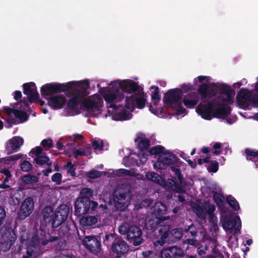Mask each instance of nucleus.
I'll use <instances>...</instances> for the list:
<instances>
[{
    "label": "nucleus",
    "mask_w": 258,
    "mask_h": 258,
    "mask_svg": "<svg viewBox=\"0 0 258 258\" xmlns=\"http://www.w3.org/2000/svg\"><path fill=\"white\" fill-rule=\"evenodd\" d=\"M170 219L169 216H160L156 217L155 222L156 224H160L158 227L159 238L154 242L155 246L159 245L162 246L168 242V238L173 236V240H177L181 237V233L177 228L173 229L170 231V226L167 224L162 225L161 223L164 221Z\"/></svg>",
    "instance_id": "nucleus-1"
},
{
    "label": "nucleus",
    "mask_w": 258,
    "mask_h": 258,
    "mask_svg": "<svg viewBox=\"0 0 258 258\" xmlns=\"http://www.w3.org/2000/svg\"><path fill=\"white\" fill-rule=\"evenodd\" d=\"M76 83V87L74 88L68 90L69 92L67 94V96H71V93L72 94V97L69 99L67 102V107L69 109H74L76 108L79 103L83 100V96L81 93H85L89 87L90 83L88 81L85 80L82 82Z\"/></svg>",
    "instance_id": "nucleus-2"
},
{
    "label": "nucleus",
    "mask_w": 258,
    "mask_h": 258,
    "mask_svg": "<svg viewBox=\"0 0 258 258\" xmlns=\"http://www.w3.org/2000/svg\"><path fill=\"white\" fill-rule=\"evenodd\" d=\"M93 190L88 187L81 189L78 198L75 202V210H95L98 204L96 201H90V198L93 196Z\"/></svg>",
    "instance_id": "nucleus-3"
},
{
    "label": "nucleus",
    "mask_w": 258,
    "mask_h": 258,
    "mask_svg": "<svg viewBox=\"0 0 258 258\" xmlns=\"http://www.w3.org/2000/svg\"><path fill=\"white\" fill-rule=\"evenodd\" d=\"M131 196L130 186L121 185L113 194L115 210H126L130 204Z\"/></svg>",
    "instance_id": "nucleus-4"
},
{
    "label": "nucleus",
    "mask_w": 258,
    "mask_h": 258,
    "mask_svg": "<svg viewBox=\"0 0 258 258\" xmlns=\"http://www.w3.org/2000/svg\"><path fill=\"white\" fill-rule=\"evenodd\" d=\"M76 87V82H69L66 84L47 83L42 86L40 89L41 95L46 99L47 96L52 97L55 94L67 91Z\"/></svg>",
    "instance_id": "nucleus-5"
},
{
    "label": "nucleus",
    "mask_w": 258,
    "mask_h": 258,
    "mask_svg": "<svg viewBox=\"0 0 258 258\" xmlns=\"http://www.w3.org/2000/svg\"><path fill=\"white\" fill-rule=\"evenodd\" d=\"M221 222L226 231L236 233L239 231L241 226V220L237 216L232 215L230 211H221Z\"/></svg>",
    "instance_id": "nucleus-6"
},
{
    "label": "nucleus",
    "mask_w": 258,
    "mask_h": 258,
    "mask_svg": "<svg viewBox=\"0 0 258 258\" xmlns=\"http://www.w3.org/2000/svg\"><path fill=\"white\" fill-rule=\"evenodd\" d=\"M16 238V235L11 228L2 227L0 229L1 249L4 251L8 250Z\"/></svg>",
    "instance_id": "nucleus-7"
},
{
    "label": "nucleus",
    "mask_w": 258,
    "mask_h": 258,
    "mask_svg": "<svg viewBox=\"0 0 258 258\" xmlns=\"http://www.w3.org/2000/svg\"><path fill=\"white\" fill-rule=\"evenodd\" d=\"M178 160L176 155L165 151L162 155L159 156L157 162L154 164V167L159 169H164L169 165L177 163Z\"/></svg>",
    "instance_id": "nucleus-8"
},
{
    "label": "nucleus",
    "mask_w": 258,
    "mask_h": 258,
    "mask_svg": "<svg viewBox=\"0 0 258 258\" xmlns=\"http://www.w3.org/2000/svg\"><path fill=\"white\" fill-rule=\"evenodd\" d=\"M182 91L179 88L169 90L163 98L164 103L167 106L174 107L178 103L181 102Z\"/></svg>",
    "instance_id": "nucleus-9"
},
{
    "label": "nucleus",
    "mask_w": 258,
    "mask_h": 258,
    "mask_svg": "<svg viewBox=\"0 0 258 258\" xmlns=\"http://www.w3.org/2000/svg\"><path fill=\"white\" fill-rule=\"evenodd\" d=\"M23 87L24 94L28 96V101L30 103L37 102L39 98V94L37 90L35 83L32 82L26 83L23 84Z\"/></svg>",
    "instance_id": "nucleus-10"
},
{
    "label": "nucleus",
    "mask_w": 258,
    "mask_h": 258,
    "mask_svg": "<svg viewBox=\"0 0 258 258\" xmlns=\"http://www.w3.org/2000/svg\"><path fill=\"white\" fill-rule=\"evenodd\" d=\"M40 243L37 236H34L27 247L26 254L23 256V258H35L42 253L39 249Z\"/></svg>",
    "instance_id": "nucleus-11"
},
{
    "label": "nucleus",
    "mask_w": 258,
    "mask_h": 258,
    "mask_svg": "<svg viewBox=\"0 0 258 258\" xmlns=\"http://www.w3.org/2000/svg\"><path fill=\"white\" fill-rule=\"evenodd\" d=\"M83 244L89 250L96 254L101 250L100 243L94 236H85L83 240Z\"/></svg>",
    "instance_id": "nucleus-12"
},
{
    "label": "nucleus",
    "mask_w": 258,
    "mask_h": 258,
    "mask_svg": "<svg viewBox=\"0 0 258 258\" xmlns=\"http://www.w3.org/2000/svg\"><path fill=\"white\" fill-rule=\"evenodd\" d=\"M114 86L117 87L118 90L120 89L122 92L128 93H134L139 88L137 83L130 80H124L118 83H115Z\"/></svg>",
    "instance_id": "nucleus-13"
},
{
    "label": "nucleus",
    "mask_w": 258,
    "mask_h": 258,
    "mask_svg": "<svg viewBox=\"0 0 258 258\" xmlns=\"http://www.w3.org/2000/svg\"><path fill=\"white\" fill-rule=\"evenodd\" d=\"M24 140L20 137H14L9 140L5 144V151L8 155L16 152L23 145Z\"/></svg>",
    "instance_id": "nucleus-14"
},
{
    "label": "nucleus",
    "mask_w": 258,
    "mask_h": 258,
    "mask_svg": "<svg viewBox=\"0 0 258 258\" xmlns=\"http://www.w3.org/2000/svg\"><path fill=\"white\" fill-rule=\"evenodd\" d=\"M214 107L215 105L213 102L210 101L206 104H199L197 107L196 110L203 118L210 120L212 118V116H213Z\"/></svg>",
    "instance_id": "nucleus-15"
},
{
    "label": "nucleus",
    "mask_w": 258,
    "mask_h": 258,
    "mask_svg": "<svg viewBox=\"0 0 258 258\" xmlns=\"http://www.w3.org/2000/svg\"><path fill=\"white\" fill-rule=\"evenodd\" d=\"M214 85L220 94H225L226 96V98L223 99V101L232 104L235 92L231 87L226 84H215Z\"/></svg>",
    "instance_id": "nucleus-16"
},
{
    "label": "nucleus",
    "mask_w": 258,
    "mask_h": 258,
    "mask_svg": "<svg viewBox=\"0 0 258 258\" xmlns=\"http://www.w3.org/2000/svg\"><path fill=\"white\" fill-rule=\"evenodd\" d=\"M251 93L248 89L242 88L237 94V102L241 108L245 109L249 107L248 101Z\"/></svg>",
    "instance_id": "nucleus-17"
},
{
    "label": "nucleus",
    "mask_w": 258,
    "mask_h": 258,
    "mask_svg": "<svg viewBox=\"0 0 258 258\" xmlns=\"http://www.w3.org/2000/svg\"><path fill=\"white\" fill-rule=\"evenodd\" d=\"M142 231L141 229L136 226H131L128 234L127 238L128 240H133V244L134 245H139L143 242V239L142 238Z\"/></svg>",
    "instance_id": "nucleus-18"
},
{
    "label": "nucleus",
    "mask_w": 258,
    "mask_h": 258,
    "mask_svg": "<svg viewBox=\"0 0 258 258\" xmlns=\"http://www.w3.org/2000/svg\"><path fill=\"white\" fill-rule=\"evenodd\" d=\"M48 100V105L53 109L62 108L66 103L67 99L64 95L60 94L49 98H46Z\"/></svg>",
    "instance_id": "nucleus-19"
},
{
    "label": "nucleus",
    "mask_w": 258,
    "mask_h": 258,
    "mask_svg": "<svg viewBox=\"0 0 258 258\" xmlns=\"http://www.w3.org/2000/svg\"><path fill=\"white\" fill-rule=\"evenodd\" d=\"M112 250L117 254H123L128 250L126 243L121 238H116L111 246Z\"/></svg>",
    "instance_id": "nucleus-20"
},
{
    "label": "nucleus",
    "mask_w": 258,
    "mask_h": 258,
    "mask_svg": "<svg viewBox=\"0 0 258 258\" xmlns=\"http://www.w3.org/2000/svg\"><path fill=\"white\" fill-rule=\"evenodd\" d=\"M115 93H108L104 96L105 101L110 103V107L116 108V105L113 103V102H120L122 100L124 97L122 93H119L117 89H116Z\"/></svg>",
    "instance_id": "nucleus-21"
},
{
    "label": "nucleus",
    "mask_w": 258,
    "mask_h": 258,
    "mask_svg": "<svg viewBox=\"0 0 258 258\" xmlns=\"http://www.w3.org/2000/svg\"><path fill=\"white\" fill-rule=\"evenodd\" d=\"M199 101L198 94L196 92H190L184 97L182 103L187 108H193Z\"/></svg>",
    "instance_id": "nucleus-22"
},
{
    "label": "nucleus",
    "mask_w": 258,
    "mask_h": 258,
    "mask_svg": "<svg viewBox=\"0 0 258 258\" xmlns=\"http://www.w3.org/2000/svg\"><path fill=\"white\" fill-rule=\"evenodd\" d=\"M231 111V108L229 106L224 105L213 109V116L218 118H224L229 116Z\"/></svg>",
    "instance_id": "nucleus-23"
},
{
    "label": "nucleus",
    "mask_w": 258,
    "mask_h": 258,
    "mask_svg": "<svg viewBox=\"0 0 258 258\" xmlns=\"http://www.w3.org/2000/svg\"><path fill=\"white\" fill-rule=\"evenodd\" d=\"M197 203L191 202L193 210H216L214 205L211 204L209 201L197 200Z\"/></svg>",
    "instance_id": "nucleus-24"
},
{
    "label": "nucleus",
    "mask_w": 258,
    "mask_h": 258,
    "mask_svg": "<svg viewBox=\"0 0 258 258\" xmlns=\"http://www.w3.org/2000/svg\"><path fill=\"white\" fill-rule=\"evenodd\" d=\"M54 214L53 224L58 226L67 219L69 211H55Z\"/></svg>",
    "instance_id": "nucleus-25"
},
{
    "label": "nucleus",
    "mask_w": 258,
    "mask_h": 258,
    "mask_svg": "<svg viewBox=\"0 0 258 258\" xmlns=\"http://www.w3.org/2000/svg\"><path fill=\"white\" fill-rule=\"evenodd\" d=\"M97 222V218L94 216H86L82 217L80 223L84 226H91Z\"/></svg>",
    "instance_id": "nucleus-26"
},
{
    "label": "nucleus",
    "mask_w": 258,
    "mask_h": 258,
    "mask_svg": "<svg viewBox=\"0 0 258 258\" xmlns=\"http://www.w3.org/2000/svg\"><path fill=\"white\" fill-rule=\"evenodd\" d=\"M22 180L26 184H32L38 182L39 178L36 175L27 174L22 176Z\"/></svg>",
    "instance_id": "nucleus-27"
},
{
    "label": "nucleus",
    "mask_w": 258,
    "mask_h": 258,
    "mask_svg": "<svg viewBox=\"0 0 258 258\" xmlns=\"http://www.w3.org/2000/svg\"><path fill=\"white\" fill-rule=\"evenodd\" d=\"M213 199L219 210H224L225 200L224 196L218 193H215L213 196Z\"/></svg>",
    "instance_id": "nucleus-28"
},
{
    "label": "nucleus",
    "mask_w": 258,
    "mask_h": 258,
    "mask_svg": "<svg viewBox=\"0 0 258 258\" xmlns=\"http://www.w3.org/2000/svg\"><path fill=\"white\" fill-rule=\"evenodd\" d=\"M130 113L124 108H122L119 112H117L114 114L113 117L115 120H125L129 119Z\"/></svg>",
    "instance_id": "nucleus-29"
},
{
    "label": "nucleus",
    "mask_w": 258,
    "mask_h": 258,
    "mask_svg": "<svg viewBox=\"0 0 258 258\" xmlns=\"http://www.w3.org/2000/svg\"><path fill=\"white\" fill-rule=\"evenodd\" d=\"M198 94L201 96L203 100L206 99L209 95V87L206 84H203L200 85L198 90Z\"/></svg>",
    "instance_id": "nucleus-30"
},
{
    "label": "nucleus",
    "mask_w": 258,
    "mask_h": 258,
    "mask_svg": "<svg viewBox=\"0 0 258 258\" xmlns=\"http://www.w3.org/2000/svg\"><path fill=\"white\" fill-rule=\"evenodd\" d=\"M154 89V92L151 95V98L153 101V104L157 105L161 99V96L159 94V89L158 86H153L150 88V90Z\"/></svg>",
    "instance_id": "nucleus-31"
},
{
    "label": "nucleus",
    "mask_w": 258,
    "mask_h": 258,
    "mask_svg": "<svg viewBox=\"0 0 258 258\" xmlns=\"http://www.w3.org/2000/svg\"><path fill=\"white\" fill-rule=\"evenodd\" d=\"M34 205L33 199L31 197L25 199L23 202L20 210H31Z\"/></svg>",
    "instance_id": "nucleus-32"
},
{
    "label": "nucleus",
    "mask_w": 258,
    "mask_h": 258,
    "mask_svg": "<svg viewBox=\"0 0 258 258\" xmlns=\"http://www.w3.org/2000/svg\"><path fill=\"white\" fill-rule=\"evenodd\" d=\"M14 115L20 120L21 123L27 121L29 117L26 112L16 109H14Z\"/></svg>",
    "instance_id": "nucleus-33"
},
{
    "label": "nucleus",
    "mask_w": 258,
    "mask_h": 258,
    "mask_svg": "<svg viewBox=\"0 0 258 258\" xmlns=\"http://www.w3.org/2000/svg\"><path fill=\"white\" fill-rule=\"evenodd\" d=\"M34 160L37 164L41 166L45 164L48 166H51L52 164L51 162L49 163L50 159L47 156L42 155L36 156Z\"/></svg>",
    "instance_id": "nucleus-34"
},
{
    "label": "nucleus",
    "mask_w": 258,
    "mask_h": 258,
    "mask_svg": "<svg viewBox=\"0 0 258 258\" xmlns=\"http://www.w3.org/2000/svg\"><path fill=\"white\" fill-rule=\"evenodd\" d=\"M226 202L232 210H240L239 205L237 201L232 196L229 195L226 197Z\"/></svg>",
    "instance_id": "nucleus-35"
},
{
    "label": "nucleus",
    "mask_w": 258,
    "mask_h": 258,
    "mask_svg": "<svg viewBox=\"0 0 258 258\" xmlns=\"http://www.w3.org/2000/svg\"><path fill=\"white\" fill-rule=\"evenodd\" d=\"M135 99L137 108L142 109L145 107L146 99L144 96H141L138 94H135Z\"/></svg>",
    "instance_id": "nucleus-36"
},
{
    "label": "nucleus",
    "mask_w": 258,
    "mask_h": 258,
    "mask_svg": "<svg viewBox=\"0 0 258 258\" xmlns=\"http://www.w3.org/2000/svg\"><path fill=\"white\" fill-rule=\"evenodd\" d=\"M245 153L247 160H251L254 162L258 161V159L255 160V158L258 157V150L254 151L249 149H246L245 150Z\"/></svg>",
    "instance_id": "nucleus-37"
},
{
    "label": "nucleus",
    "mask_w": 258,
    "mask_h": 258,
    "mask_svg": "<svg viewBox=\"0 0 258 258\" xmlns=\"http://www.w3.org/2000/svg\"><path fill=\"white\" fill-rule=\"evenodd\" d=\"M135 94L132 95L130 97H126L125 99V107L130 110L131 111H133L135 108Z\"/></svg>",
    "instance_id": "nucleus-38"
},
{
    "label": "nucleus",
    "mask_w": 258,
    "mask_h": 258,
    "mask_svg": "<svg viewBox=\"0 0 258 258\" xmlns=\"http://www.w3.org/2000/svg\"><path fill=\"white\" fill-rule=\"evenodd\" d=\"M165 150L163 146L160 145H157L153 147L149 151L150 155H157L158 156L160 155H162Z\"/></svg>",
    "instance_id": "nucleus-39"
},
{
    "label": "nucleus",
    "mask_w": 258,
    "mask_h": 258,
    "mask_svg": "<svg viewBox=\"0 0 258 258\" xmlns=\"http://www.w3.org/2000/svg\"><path fill=\"white\" fill-rule=\"evenodd\" d=\"M150 146V142L148 139H142L138 143V147L140 150L143 152Z\"/></svg>",
    "instance_id": "nucleus-40"
},
{
    "label": "nucleus",
    "mask_w": 258,
    "mask_h": 258,
    "mask_svg": "<svg viewBox=\"0 0 258 258\" xmlns=\"http://www.w3.org/2000/svg\"><path fill=\"white\" fill-rule=\"evenodd\" d=\"M207 170L209 173H216L219 169V163L216 160H211L210 163L207 167Z\"/></svg>",
    "instance_id": "nucleus-41"
},
{
    "label": "nucleus",
    "mask_w": 258,
    "mask_h": 258,
    "mask_svg": "<svg viewBox=\"0 0 258 258\" xmlns=\"http://www.w3.org/2000/svg\"><path fill=\"white\" fill-rule=\"evenodd\" d=\"M146 177L155 182L159 183L160 181V176L158 173L154 172H149L146 174Z\"/></svg>",
    "instance_id": "nucleus-42"
},
{
    "label": "nucleus",
    "mask_w": 258,
    "mask_h": 258,
    "mask_svg": "<svg viewBox=\"0 0 258 258\" xmlns=\"http://www.w3.org/2000/svg\"><path fill=\"white\" fill-rule=\"evenodd\" d=\"M131 227L130 224L127 223H123L121 224L118 228V231L121 235L126 234L127 235L128 231Z\"/></svg>",
    "instance_id": "nucleus-43"
},
{
    "label": "nucleus",
    "mask_w": 258,
    "mask_h": 258,
    "mask_svg": "<svg viewBox=\"0 0 258 258\" xmlns=\"http://www.w3.org/2000/svg\"><path fill=\"white\" fill-rule=\"evenodd\" d=\"M91 147L88 148L86 151L84 150L81 151L80 149L75 150L73 152L74 156L76 159H77L79 156H86L87 155V153H89V154H91Z\"/></svg>",
    "instance_id": "nucleus-44"
},
{
    "label": "nucleus",
    "mask_w": 258,
    "mask_h": 258,
    "mask_svg": "<svg viewBox=\"0 0 258 258\" xmlns=\"http://www.w3.org/2000/svg\"><path fill=\"white\" fill-rule=\"evenodd\" d=\"M173 258H179L183 255L184 252L183 250L177 247L172 246L171 247Z\"/></svg>",
    "instance_id": "nucleus-45"
},
{
    "label": "nucleus",
    "mask_w": 258,
    "mask_h": 258,
    "mask_svg": "<svg viewBox=\"0 0 258 258\" xmlns=\"http://www.w3.org/2000/svg\"><path fill=\"white\" fill-rule=\"evenodd\" d=\"M161 258H173L171 247L163 249L160 253Z\"/></svg>",
    "instance_id": "nucleus-46"
},
{
    "label": "nucleus",
    "mask_w": 258,
    "mask_h": 258,
    "mask_svg": "<svg viewBox=\"0 0 258 258\" xmlns=\"http://www.w3.org/2000/svg\"><path fill=\"white\" fill-rule=\"evenodd\" d=\"M153 201L149 199H146L139 203V209L147 208L150 207Z\"/></svg>",
    "instance_id": "nucleus-47"
},
{
    "label": "nucleus",
    "mask_w": 258,
    "mask_h": 258,
    "mask_svg": "<svg viewBox=\"0 0 258 258\" xmlns=\"http://www.w3.org/2000/svg\"><path fill=\"white\" fill-rule=\"evenodd\" d=\"M65 168H70V169L68 170L67 172L71 174L72 176H75L76 175V172L75 171L76 168L75 167V165L72 164V163L70 161H69L67 163V164L64 166Z\"/></svg>",
    "instance_id": "nucleus-48"
},
{
    "label": "nucleus",
    "mask_w": 258,
    "mask_h": 258,
    "mask_svg": "<svg viewBox=\"0 0 258 258\" xmlns=\"http://www.w3.org/2000/svg\"><path fill=\"white\" fill-rule=\"evenodd\" d=\"M85 108L86 109H93L95 106V101L91 100H87L83 98V100L81 102Z\"/></svg>",
    "instance_id": "nucleus-49"
},
{
    "label": "nucleus",
    "mask_w": 258,
    "mask_h": 258,
    "mask_svg": "<svg viewBox=\"0 0 258 258\" xmlns=\"http://www.w3.org/2000/svg\"><path fill=\"white\" fill-rule=\"evenodd\" d=\"M86 175L89 178L95 179L99 177L101 175V174L100 171L93 169L88 171Z\"/></svg>",
    "instance_id": "nucleus-50"
},
{
    "label": "nucleus",
    "mask_w": 258,
    "mask_h": 258,
    "mask_svg": "<svg viewBox=\"0 0 258 258\" xmlns=\"http://www.w3.org/2000/svg\"><path fill=\"white\" fill-rule=\"evenodd\" d=\"M21 170L25 172H28L32 168V164L27 161H24L21 164Z\"/></svg>",
    "instance_id": "nucleus-51"
},
{
    "label": "nucleus",
    "mask_w": 258,
    "mask_h": 258,
    "mask_svg": "<svg viewBox=\"0 0 258 258\" xmlns=\"http://www.w3.org/2000/svg\"><path fill=\"white\" fill-rule=\"evenodd\" d=\"M62 175L60 173H55L51 176V180L53 182H55L57 184L59 185L61 182Z\"/></svg>",
    "instance_id": "nucleus-52"
},
{
    "label": "nucleus",
    "mask_w": 258,
    "mask_h": 258,
    "mask_svg": "<svg viewBox=\"0 0 258 258\" xmlns=\"http://www.w3.org/2000/svg\"><path fill=\"white\" fill-rule=\"evenodd\" d=\"M175 106L177 115H182L186 113V109L182 106V102L178 103Z\"/></svg>",
    "instance_id": "nucleus-53"
},
{
    "label": "nucleus",
    "mask_w": 258,
    "mask_h": 258,
    "mask_svg": "<svg viewBox=\"0 0 258 258\" xmlns=\"http://www.w3.org/2000/svg\"><path fill=\"white\" fill-rule=\"evenodd\" d=\"M185 231L189 232L192 237H196L197 235L198 231L194 228V225L191 224L187 228L185 229Z\"/></svg>",
    "instance_id": "nucleus-54"
},
{
    "label": "nucleus",
    "mask_w": 258,
    "mask_h": 258,
    "mask_svg": "<svg viewBox=\"0 0 258 258\" xmlns=\"http://www.w3.org/2000/svg\"><path fill=\"white\" fill-rule=\"evenodd\" d=\"M41 145L43 147H48L49 148H51L53 146V142L51 139L43 140L41 141Z\"/></svg>",
    "instance_id": "nucleus-55"
},
{
    "label": "nucleus",
    "mask_w": 258,
    "mask_h": 258,
    "mask_svg": "<svg viewBox=\"0 0 258 258\" xmlns=\"http://www.w3.org/2000/svg\"><path fill=\"white\" fill-rule=\"evenodd\" d=\"M30 214L29 211H19L18 213L17 219L23 220Z\"/></svg>",
    "instance_id": "nucleus-56"
},
{
    "label": "nucleus",
    "mask_w": 258,
    "mask_h": 258,
    "mask_svg": "<svg viewBox=\"0 0 258 258\" xmlns=\"http://www.w3.org/2000/svg\"><path fill=\"white\" fill-rule=\"evenodd\" d=\"M22 154H18L10 156H8L6 158V160L7 161H17L20 158L22 157Z\"/></svg>",
    "instance_id": "nucleus-57"
},
{
    "label": "nucleus",
    "mask_w": 258,
    "mask_h": 258,
    "mask_svg": "<svg viewBox=\"0 0 258 258\" xmlns=\"http://www.w3.org/2000/svg\"><path fill=\"white\" fill-rule=\"evenodd\" d=\"M43 215L45 220L49 221L54 215V211H49V212H48V211H43Z\"/></svg>",
    "instance_id": "nucleus-58"
},
{
    "label": "nucleus",
    "mask_w": 258,
    "mask_h": 258,
    "mask_svg": "<svg viewBox=\"0 0 258 258\" xmlns=\"http://www.w3.org/2000/svg\"><path fill=\"white\" fill-rule=\"evenodd\" d=\"M92 146L94 150H99L100 151L103 150V143L102 141L100 143L97 141H94L92 143Z\"/></svg>",
    "instance_id": "nucleus-59"
},
{
    "label": "nucleus",
    "mask_w": 258,
    "mask_h": 258,
    "mask_svg": "<svg viewBox=\"0 0 258 258\" xmlns=\"http://www.w3.org/2000/svg\"><path fill=\"white\" fill-rule=\"evenodd\" d=\"M222 146V144L220 143H216L213 145V148L215 150L213 151V153L216 155H218L220 154L221 151L219 150Z\"/></svg>",
    "instance_id": "nucleus-60"
},
{
    "label": "nucleus",
    "mask_w": 258,
    "mask_h": 258,
    "mask_svg": "<svg viewBox=\"0 0 258 258\" xmlns=\"http://www.w3.org/2000/svg\"><path fill=\"white\" fill-rule=\"evenodd\" d=\"M183 244H188L191 245L195 246H199V243L198 241L195 239H186L183 242Z\"/></svg>",
    "instance_id": "nucleus-61"
},
{
    "label": "nucleus",
    "mask_w": 258,
    "mask_h": 258,
    "mask_svg": "<svg viewBox=\"0 0 258 258\" xmlns=\"http://www.w3.org/2000/svg\"><path fill=\"white\" fill-rule=\"evenodd\" d=\"M249 103H252L254 105H258V95L255 94L252 95L251 94L248 104Z\"/></svg>",
    "instance_id": "nucleus-62"
},
{
    "label": "nucleus",
    "mask_w": 258,
    "mask_h": 258,
    "mask_svg": "<svg viewBox=\"0 0 258 258\" xmlns=\"http://www.w3.org/2000/svg\"><path fill=\"white\" fill-rule=\"evenodd\" d=\"M149 153H142L139 154V159L140 161L142 163H145L147 160H148V156L150 155Z\"/></svg>",
    "instance_id": "nucleus-63"
},
{
    "label": "nucleus",
    "mask_w": 258,
    "mask_h": 258,
    "mask_svg": "<svg viewBox=\"0 0 258 258\" xmlns=\"http://www.w3.org/2000/svg\"><path fill=\"white\" fill-rule=\"evenodd\" d=\"M42 152V149L40 146H37L31 150V153L35 154L36 156H40V154Z\"/></svg>",
    "instance_id": "nucleus-64"
}]
</instances>
